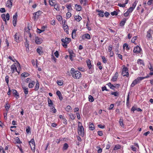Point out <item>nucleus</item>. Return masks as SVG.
<instances>
[{"label":"nucleus","mask_w":153,"mask_h":153,"mask_svg":"<svg viewBox=\"0 0 153 153\" xmlns=\"http://www.w3.org/2000/svg\"><path fill=\"white\" fill-rule=\"evenodd\" d=\"M71 73L73 77L75 79H79L81 76L80 72L78 71H75L74 68L71 69Z\"/></svg>","instance_id":"f257e3e1"},{"label":"nucleus","mask_w":153,"mask_h":153,"mask_svg":"<svg viewBox=\"0 0 153 153\" xmlns=\"http://www.w3.org/2000/svg\"><path fill=\"white\" fill-rule=\"evenodd\" d=\"M149 77V76H147L145 77H137L136 79L132 83L131 85V87H133L134 86V85H136L138 83L140 82V81L142 80V79L147 78Z\"/></svg>","instance_id":"f03ea898"},{"label":"nucleus","mask_w":153,"mask_h":153,"mask_svg":"<svg viewBox=\"0 0 153 153\" xmlns=\"http://www.w3.org/2000/svg\"><path fill=\"white\" fill-rule=\"evenodd\" d=\"M80 124L82 125L81 123L80 122H79L78 126V132L79 135L82 137L84 135V129L83 127L82 126V125H81V126H79Z\"/></svg>","instance_id":"7ed1b4c3"},{"label":"nucleus","mask_w":153,"mask_h":153,"mask_svg":"<svg viewBox=\"0 0 153 153\" xmlns=\"http://www.w3.org/2000/svg\"><path fill=\"white\" fill-rule=\"evenodd\" d=\"M29 144L30 146L31 149L34 152L35 151V143L33 139H32L29 142Z\"/></svg>","instance_id":"20e7f679"},{"label":"nucleus","mask_w":153,"mask_h":153,"mask_svg":"<svg viewBox=\"0 0 153 153\" xmlns=\"http://www.w3.org/2000/svg\"><path fill=\"white\" fill-rule=\"evenodd\" d=\"M128 68L126 67L123 68L122 72V75L123 76H126L128 77L129 76Z\"/></svg>","instance_id":"39448f33"},{"label":"nucleus","mask_w":153,"mask_h":153,"mask_svg":"<svg viewBox=\"0 0 153 153\" xmlns=\"http://www.w3.org/2000/svg\"><path fill=\"white\" fill-rule=\"evenodd\" d=\"M42 12L41 11H39L35 13L34 14V18L35 19H38L40 18L41 14H42Z\"/></svg>","instance_id":"423d86ee"},{"label":"nucleus","mask_w":153,"mask_h":153,"mask_svg":"<svg viewBox=\"0 0 153 153\" xmlns=\"http://www.w3.org/2000/svg\"><path fill=\"white\" fill-rule=\"evenodd\" d=\"M63 28L64 30L67 33V34H68V27L67 24H66V22L65 21L64 22V24H63Z\"/></svg>","instance_id":"0eeeda50"},{"label":"nucleus","mask_w":153,"mask_h":153,"mask_svg":"<svg viewBox=\"0 0 153 153\" xmlns=\"http://www.w3.org/2000/svg\"><path fill=\"white\" fill-rule=\"evenodd\" d=\"M82 39L84 40L85 39H91V36L88 33H85V34L82 35L81 37Z\"/></svg>","instance_id":"6e6552de"},{"label":"nucleus","mask_w":153,"mask_h":153,"mask_svg":"<svg viewBox=\"0 0 153 153\" xmlns=\"http://www.w3.org/2000/svg\"><path fill=\"white\" fill-rule=\"evenodd\" d=\"M140 48L138 45H137L134 48V50H133V52L135 53H140Z\"/></svg>","instance_id":"1a4fd4ad"},{"label":"nucleus","mask_w":153,"mask_h":153,"mask_svg":"<svg viewBox=\"0 0 153 153\" xmlns=\"http://www.w3.org/2000/svg\"><path fill=\"white\" fill-rule=\"evenodd\" d=\"M13 0H8L6 3V5L7 7L11 8L12 5V1Z\"/></svg>","instance_id":"9d476101"},{"label":"nucleus","mask_w":153,"mask_h":153,"mask_svg":"<svg viewBox=\"0 0 153 153\" xmlns=\"http://www.w3.org/2000/svg\"><path fill=\"white\" fill-rule=\"evenodd\" d=\"M15 37H14V40L16 41L17 42L19 43L20 42V36L17 33H16L15 35Z\"/></svg>","instance_id":"9b49d317"},{"label":"nucleus","mask_w":153,"mask_h":153,"mask_svg":"<svg viewBox=\"0 0 153 153\" xmlns=\"http://www.w3.org/2000/svg\"><path fill=\"white\" fill-rule=\"evenodd\" d=\"M49 2L51 6H54V8L57 5L55 4L56 1L55 0H49Z\"/></svg>","instance_id":"f8f14e48"},{"label":"nucleus","mask_w":153,"mask_h":153,"mask_svg":"<svg viewBox=\"0 0 153 153\" xmlns=\"http://www.w3.org/2000/svg\"><path fill=\"white\" fill-rule=\"evenodd\" d=\"M11 70L12 71V73L14 72L15 71H16L17 72L19 73L17 70L16 67L14 64H13L11 66Z\"/></svg>","instance_id":"ddd939ff"},{"label":"nucleus","mask_w":153,"mask_h":153,"mask_svg":"<svg viewBox=\"0 0 153 153\" xmlns=\"http://www.w3.org/2000/svg\"><path fill=\"white\" fill-rule=\"evenodd\" d=\"M31 27L32 26L31 24H28L27 27V29L26 27L25 28L24 30L28 33H29L30 28H31Z\"/></svg>","instance_id":"4468645a"},{"label":"nucleus","mask_w":153,"mask_h":153,"mask_svg":"<svg viewBox=\"0 0 153 153\" xmlns=\"http://www.w3.org/2000/svg\"><path fill=\"white\" fill-rule=\"evenodd\" d=\"M12 91L14 95L16 97L17 99L19 97V96L16 90L15 89H13L12 90Z\"/></svg>","instance_id":"2eb2a0df"},{"label":"nucleus","mask_w":153,"mask_h":153,"mask_svg":"<svg viewBox=\"0 0 153 153\" xmlns=\"http://www.w3.org/2000/svg\"><path fill=\"white\" fill-rule=\"evenodd\" d=\"M118 74L117 72H116L114 76H113L112 79V80L114 82L116 81L117 80V77H118Z\"/></svg>","instance_id":"dca6fc26"},{"label":"nucleus","mask_w":153,"mask_h":153,"mask_svg":"<svg viewBox=\"0 0 153 153\" xmlns=\"http://www.w3.org/2000/svg\"><path fill=\"white\" fill-rule=\"evenodd\" d=\"M56 94L59 97L60 100H62L63 99V97H62V95L60 92L59 91H56Z\"/></svg>","instance_id":"f3484780"},{"label":"nucleus","mask_w":153,"mask_h":153,"mask_svg":"<svg viewBox=\"0 0 153 153\" xmlns=\"http://www.w3.org/2000/svg\"><path fill=\"white\" fill-rule=\"evenodd\" d=\"M65 39H61L62 42H63L62 43V46L65 48H66L67 45L66 44Z\"/></svg>","instance_id":"a211bd4d"},{"label":"nucleus","mask_w":153,"mask_h":153,"mask_svg":"<svg viewBox=\"0 0 153 153\" xmlns=\"http://www.w3.org/2000/svg\"><path fill=\"white\" fill-rule=\"evenodd\" d=\"M86 62L87 63V65L89 69H90L91 68L92 65L91 64V61L90 59H88L86 61Z\"/></svg>","instance_id":"6ab92c4d"},{"label":"nucleus","mask_w":153,"mask_h":153,"mask_svg":"<svg viewBox=\"0 0 153 153\" xmlns=\"http://www.w3.org/2000/svg\"><path fill=\"white\" fill-rule=\"evenodd\" d=\"M76 29H74L72 31V37L73 39H74L76 37Z\"/></svg>","instance_id":"aec40b11"},{"label":"nucleus","mask_w":153,"mask_h":153,"mask_svg":"<svg viewBox=\"0 0 153 153\" xmlns=\"http://www.w3.org/2000/svg\"><path fill=\"white\" fill-rule=\"evenodd\" d=\"M48 105L50 107H51L53 105L52 101L49 98H48Z\"/></svg>","instance_id":"412c9836"},{"label":"nucleus","mask_w":153,"mask_h":153,"mask_svg":"<svg viewBox=\"0 0 153 153\" xmlns=\"http://www.w3.org/2000/svg\"><path fill=\"white\" fill-rule=\"evenodd\" d=\"M75 8L76 10H77L78 11H80L82 9V7L79 5L76 4L75 5Z\"/></svg>","instance_id":"4be33fe9"},{"label":"nucleus","mask_w":153,"mask_h":153,"mask_svg":"<svg viewBox=\"0 0 153 153\" xmlns=\"http://www.w3.org/2000/svg\"><path fill=\"white\" fill-rule=\"evenodd\" d=\"M22 88L26 95L28 94V88L25 86H23Z\"/></svg>","instance_id":"5701e85b"},{"label":"nucleus","mask_w":153,"mask_h":153,"mask_svg":"<svg viewBox=\"0 0 153 153\" xmlns=\"http://www.w3.org/2000/svg\"><path fill=\"white\" fill-rule=\"evenodd\" d=\"M35 42L37 44H40L42 43V40L41 39H39L37 37L36 38L35 40Z\"/></svg>","instance_id":"b1692460"},{"label":"nucleus","mask_w":153,"mask_h":153,"mask_svg":"<svg viewBox=\"0 0 153 153\" xmlns=\"http://www.w3.org/2000/svg\"><path fill=\"white\" fill-rule=\"evenodd\" d=\"M89 127L90 129H91V130H94L95 129L93 123H89Z\"/></svg>","instance_id":"393cba45"},{"label":"nucleus","mask_w":153,"mask_h":153,"mask_svg":"<svg viewBox=\"0 0 153 153\" xmlns=\"http://www.w3.org/2000/svg\"><path fill=\"white\" fill-rule=\"evenodd\" d=\"M65 109L67 112H69L71 111L72 108L70 105H68L65 108Z\"/></svg>","instance_id":"a878e982"},{"label":"nucleus","mask_w":153,"mask_h":153,"mask_svg":"<svg viewBox=\"0 0 153 153\" xmlns=\"http://www.w3.org/2000/svg\"><path fill=\"white\" fill-rule=\"evenodd\" d=\"M121 148V146L120 145L117 144L115 145L114 147V150H116Z\"/></svg>","instance_id":"bb28decb"},{"label":"nucleus","mask_w":153,"mask_h":153,"mask_svg":"<svg viewBox=\"0 0 153 153\" xmlns=\"http://www.w3.org/2000/svg\"><path fill=\"white\" fill-rule=\"evenodd\" d=\"M99 12H100V13H98V15L100 17H103L104 16V12L102 10H100L98 11Z\"/></svg>","instance_id":"cd10ccee"},{"label":"nucleus","mask_w":153,"mask_h":153,"mask_svg":"<svg viewBox=\"0 0 153 153\" xmlns=\"http://www.w3.org/2000/svg\"><path fill=\"white\" fill-rule=\"evenodd\" d=\"M68 147V145L67 143H65L63 147V149L64 150H67Z\"/></svg>","instance_id":"c85d7f7f"},{"label":"nucleus","mask_w":153,"mask_h":153,"mask_svg":"<svg viewBox=\"0 0 153 153\" xmlns=\"http://www.w3.org/2000/svg\"><path fill=\"white\" fill-rule=\"evenodd\" d=\"M137 62L138 64H140L142 65H144L143 61L141 59H138L137 60Z\"/></svg>","instance_id":"c756f323"},{"label":"nucleus","mask_w":153,"mask_h":153,"mask_svg":"<svg viewBox=\"0 0 153 153\" xmlns=\"http://www.w3.org/2000/svg\"><path fill=\"white\" fill-rule=\"evenodd\" d=\"M4 107L6 108V111H7V112L10 108V105H9V104H8V103H6V104L5 105Z\"/></svg>","instance_id":"7c9ffc66"},{"label":"nucleus","mask_w":153,"mask_h":153,"mask_svg":"<svg viewBox=\"0 0 153 153\" xmlns=\"http://www.w3.org/2000/svg\"><path fill=\"white\" fill-rule=\"evenodd\" d=\"M123 47L124 48L125 47L126 48V49L127 50H129L130 48L128 47V45L127 44L125 43L123 45Z\"/></svg>","instance_id":"2f4dec72"},{"label":"nucleus","mask_w":153,"mask_h":153,"mask_svg":"<svg viewBox=\"0 0 153 153\" xmlns=\"http://www.w3.org/2000/svg\"><path fill=\"white\" fill-rule=\"evenodd\" d=\"M39 88V82L37 81L36 85L35 86V90L36 91Z\"/></svg>","instance_id":"473e14b6"},{"label":"nucleus","mask_w":153,"mask_h":153,"mask_svg":"<svg viewBox=\"0 0 153 153\" xmlns=\"http://www.w3.org/2000/svg\"><path fill=\"white\" fill-rule=\"evenodd\" d=\"M88 99L89 101L91 102H93L94 101V99L93 97L91 95H89V96Z\"/></svg>","instance_id":"72a5a7b5"},{"label":"nucleus","mask_w":153,"mask_h":153,"mask_svg":"<svg viewBox=\"0 0 153 153\" xmlns=\"http://www.w3.org/2000/svg\"><path fill=\"white\" fill-rule=\"evenodd\" d=\"M65 39L67 44L70 42L71 41V39L70 38L66 37Z\"/></svg>","instance_id":"f704fd0d"},{"label":"nucleus","mask_w":153,"mask_h":153,"mask_svg":"<svg viewBox=\"0 0 153 153\" xmlns=\"http://www.w3.org/2000/svg\"><path fill=\"white\" fill-rule=\"evenodd\" d=\"M108 85L110 87V88L112 89H114V88H113L112 87H116V86H114L110 82L108 83Z\"/></svg>","instance_id":"c9c22d12"},{"label":"nucleus","mask_w":153,"mask_h":153,"mask_svg":"<svg viewBox=\"0 0 153 153\" xmlns=\"http://www.w3.org/2000/svg\"><path fill=\"white\" fill-rule=\"evenodd\" d=\"M126 20H125L121 21L120 23V26H124L126 22Z\"/></svg>","instance_id":"e433bc0d"},{"label":"nucleus","mask_w":153,"mask_h":153,"mask_svg":"<svg viewBox=\"0 0 153 153\" xmlns=\"http://www.w3.org/2000/svg\"><path fill=\"white\" fill-rule=\"evenodd\" d=\"M5 80L6 82V83L7 85H8L9 81V76H8L7 75L6 76L5 78Z\"/></svg>","instance_id":"4c0bfd02"},{"label":"nucleus","mask_w":153,"mask_h":153,"mask_svg":"<svg viewBox=\"0 0 153 153\" xmlns=\"http://www.w3.org/2000/svg\"><path fill=\"white\" fill-rule=\"evenodd\" d=\"M29 74L27 73H24L21 74V76L24 77H27L28 76Z\"/></svg>","instance_id":"58836bf2"},{"label":"nucleus","mask_w":153,"mask_h":153,"mask_svg":"<svg viewBox=\"0 0 153 153\" xmlns=\"http://www.w3.org/2000/svg\"><path fill=\"white\" fill-rule=\"evenodd\" d=\"M25 46L27 48H28L29 47V42H28L27 40V39H26V41L25 43Z\"/></svg>","instance_id":"ea45409f"},{"label":"nucleus","mask_w":153,"mask_h":153,"mask_svg":"<svg viewBox=\"0 0 153 153\" xmlns=\"http://www.w3.org/2000/svg\"><path fill=\"white\" fill-rule=\"evenodd\" d=\"M111 14L112 16H117V15L118 13L117 11H114V12H111Z\"/></svg>","instance_id":"a19ab883"},{"label":"nucleus","mask_w":153,"mask_h":153,"mask_svg":"<svg viewBox=\"0 0 153 153\" xmlns=\"http://www.w3.org/2000/svg\"><path fill=\"white\" fill-rule=\"evenodd\" d=\"M57 83L59 85H62L63 84V82L62 81H57Z\"/></svg>","instance_id":"79ce46f5"},{"label":"nucleus","mask_w":153,"mask_h":153,"mask_svg":"<svg viewBox=\"0 0 153 153\" xmlns=\"http://www.w3.org/2000/svg\"><path fill=\"white\" fill-rule=\"evenodd\" d=\"M71 16V13L70 12H68L66 13V18L68 19Z\"/></svg>","instance_id":"37998d69"},{"label":"nucleus","mask_w":153,"mask_h":153,"mask_svg":"<svg viewBox=\"0 0 153 153\" xmlns=\"http://www.w3.org/2000/svg\"><path fill=\"white\" fill-rule=\"evenodd\" d=\"M15 140H16V142L17 143H22V142L20 141L19 138H18V137L16 138L15 139Z\"/></svg>","instance_id":"c03bdc74"},{"label":"nucleus","mask_w":153,"mask_h":153,"mask_svg":"<svg viewBox=\"0 0 153 153\" xmlns=\"http://www.w3.org/2000/svg\"><path fill=\"white\" fill-rule=\"evenodd\" d=\"M69 116L71 119L72 120H74L75 119L74 115L72 114H69Z\"/></svg>","instance_id":"a18cd8bd"},{"label":"nucleus","mask_w":153,"mask_h":153,"mask_svg":"<svg viewBox=\"0 0 153 153\" xmlns=\"http://www.w3.org/2000/svg\"><path fill=\"white\" fill-rule=\"evenodd\" d=\"M119 123H120V126L121 127H122L123 128L124 127V124H123V120H122L120 119V120Z\"/></svg>","instance_id":"49530a36"},{"label":"nucleus","mask_w":153,"mask_h":153,"mask_svg":"<svg viewBox=\"0 0 153 153\" xmlns=\"http://www.w3.org/2000/svg\"><path fill=\"white\" fill-rule=\"evenodd\" d=\"M37 52L40 54L42 53H43V52L42 51L41 49L39 48H38L37 49Z\"/></svg>","instance_id":"de8ad7c7"},{"label":"nucleus","mask_w":153,"mask_h":153,"mask_svg":"<svg viewBox=\"0 0 153 153\" xmlns=\"http://www.w3.org/2000/svg\"><path fill=\"white\" fill-rule=\"evenodd\" d=\"M130 13L128 10L126 13H124V15L125 16H127Z\"/></svg>","instance_id":"09e8293b"},{"label":"nucleus","mask_w":153,"mask_h":153,"mask_svg":"<svg viewBox=\"0 0 153 153\" xmlns=\"http://www.w3.org/2000/svg\"><path fill=\"white\" fill-rule=\"evenodd\" d=\"M118 93L117 91L115 92H112L111 94L114 95L115 96H117L118 95Z\"/></svg>","instance_id":"8fccbe9b"},{"label":"nucleus","mask_w":153,"mask_h":153,"mask_svg":"<svg viewBox=\"0 0 153 153\" xmlns=\"http://www.w3.org/2000/svg\"><path fill=\"white\" fill-rule=\"evenodd\" d=\"M51 111L52 112H53V113H55L56 111V110L55 108L53 107L52 108Z\"/></svg>","instance_id":"3c124183"},{"label":"nucleus","mask_w":153,"mask_h":153,"mask_svg":"<svg viewBox=\"0 0 153 153\" xmlns=\"http://www.w3.org/2000/svg\"><path fill=\"white\" fill-rule=\"evenodd\" d=\"M137 39V36L134 37L132 39H131V41L132 42L134 43L135 42V40H136Z\"/></svg>","instance_id":"603ef678"},{"label":"nucleus","mask_w":153,"mask_h":153,"mask_svg":"<svg viewBox=\"0 0 153 153\" xmlns=\"http://www.w3.org/2000/svg\"><path fill=\"white\" fill-rule=\"evenodd\" d=\"M67 8H68V11H70L71 9V4H69L67 6Z\"/></svg>","instance_id":"864d4df0"},{"label":"nucleus","mask_w":153,"mask_h":153,"mask_svg":"<svg viewBox=\"0 0 153 153\" xmlns=\"http://www.w3.org/2000/svg\"><path fill=\"white\" fill-rule=\"evenodd\" d=\"M62 120L63 123L65 124H67V120L65 118H62Z\"/></svg>","instance_id":"5fc2aeb1"},{"label":"nucleus","mask_w":153,"mask_h":153,"mask_svg":"<svg viewBox=\"0 0 153 153\" xmlns=\"http://www.w3.org/2000/svg\"><path fill=\"white\" fill-rule=\"evenodd\" d=\"M34 86L33 84L32 83H30L28 85V87L30 88H32Z\"/></svg>","instance_id":"6e6d98bb"},{"label":"nucleus","mask_w":153,"mask_h":153,"mask_svg":"<svg viewBox=\"0 0 153 153\" xmlns=\"http://www.w3.org/2000/svg\"><path fill=\"white\" fill-rule=\"evenodd\" d=\"M147 37H148L149 38H150L151 37V35L150 34V32L149 31H148L147 32V35L146 36Z\"/></svg>","instance_id":"4d7b16f0"},{"label":"nucleus","mask_w":153,"mask_h":153,"mask_svg":"<svg viewBox=\"0 0 153 153\" xmlns=\"http://www.w3.org/2000/svg\"><path fill=\"white\" fill-rule=\"evenodd\" d=\"M102 59L103 62L104 63H106L107 62V60H106L104 56H102Z\"/></svg>","instance_id":"13d9d810"},{"label":"nucleus","mask_w":153,"mask_h":153,"mask_svg":"<svg viewBox=\"0 0 153 153\" xmlns=\"http://www.w3.org/2000/svg\"><path fill=\"white\" fill-rule=\"evenodd\" d=\"M37 30L38 32L39 33H42V32L44 31L45 30H42V29L40 30L38 28L37 29Z\"/></svg>","instance_id":"bf43d9fd"},{"label":"nucleus","mask_w":153,"mask_h":153,"mask_svg":"<svg viewBox=\"0 0 153 153\" xmlns=\"http://www.w3.org/2000/svg\"><path fill=\"white\" fill-rule=\"evenodd\" d=\"M54 54L56 57L58 58L59 56V54L57 51H56L54 53Z\"/></svg>","instance_id":"052dcab7"},{"label":"nucleus","mask_w":153,"mask_h":153,"mask_svg":"<svg viewBox=\"0 0 153 153\" xmlns=\"http://www.w3.org/2000/svg\"><path fill=\"white\" fill-rule=\"evenodd\" d=\"M104 15H105V16L107 17V16H108L109 15H110V13L109 12H105L104 14Z\"/></svg>","instance_id":"680f3d73"},{"label":"nucleus","mask_w":153,"mask_h":153,"mask_svg":"<svg viewBox=\"0 0 153 153\" xmlns=\"http://www.w3.org/2000/svg\"><path fill=\"white\" fill-rule=\"evenodd\" d=\"M13 24L14 26H16V25L17 20H13Z\"/></svg>","instance_id":"e2e57ef3"},{"label":"nucleus","mask_w":153,"mask_h":153,"mask_svg":"<svg viewBox=\"0 0 153 153\" xmlns=\"http://www.w3.org/2000/svg\"><path fill=\"white\" fill-rule=\"evenodd\" d=\"M0 11L1 13H4L5 12V10L4 8H1L0 9Z\"/></svg>","instance_id":"0e129e2a"},{"label":"nucleus","mask_w":153,"mask_h":153,"mask_svg":"<svg viewBox=\"0 0 153 153\" xmlns=\"http://www.w3.org/2000/svg\"><path fill=\"white\" fill-rule=\"evenodd\" d=\"M17 17V13H16L13 16V19H16Z\"/></svg>","instance_id":"69168bd1"},{"label":"nucleus","mask_w":153,"mask_h":153,"mask_svg":"<svg viewBox=\"0 0 153 153\" xmlns=\"http://www.w3.org/2000/svg\"><path fill=\"white\" fill-rule=\"evenodd\" d=\"M98 126L101 128H103L105 127V126L104 125H102L101 124H99L98 125Z\"/></svg>","instance_id":"338daca9"},{"label":"nucleus","mask_w":153,"mask_h":153,"mask_svg":"<svg viewBox=\"0 0 153 153\" xmlns=\"http://www.w3.org/2000/svg\"><path fill=\"white\" fill-rule=\"evenodd\" d=\"M131 148L132 149V150L135 152L136 151V148H135L133 146H131Z\"/></svg>","instance_id":"774afa93"}]
</instances>
